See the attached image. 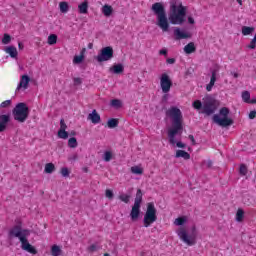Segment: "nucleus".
I'll use <instances>...</instances> for the list:
<instances>
[{"label": "nucleus", "mask_w": 256, "mask_h": 256, "mask_svg": "<svg viewBox=\"0 0 256 256\" xmlns=\"http://www.w3.org/2000/svg\"><path fill=\"white\" fill-rule=\"evenodd\" d=\"M255 32V27L243 26L242 27V35L247 36L251 35V33Z\"/></svg>", "instance_id": "obj_27"}, {"label": "nucleus", "mask_w": 256, "mask_h": 256, "mask_svg": "<svg viewBox=\"0 0 256 256\" xmlns=\"http://www.w3.org/2000/svg\"><path fill=\"white\" fill-rule=\"evenodd\" d=\"M104 256H111L109 253H105Z\"/></svg>", "instance_id": "obj_64"}, {"label": "nucleus", "mask_w": 256, "mask_h": 256, "mask_svg": "<svg viewBox=\"0 0 256 256\" xmlns=\"http://www.w3.org/2000/svg\"><path fill=\"white\" fill-rule=\"evenodd\" d=\"M11 43V35L5 33L2 38L3 45H9Z\"/></svg>", "instance_id": "obj_40"}, {"label": "nucleus", "mask_w": 256, "mask_h": 256, "mask_svg": "<svg viewBox=\"0 0 256 256\" xmlns=\"http://www.w3.org/2000/svg\"><path fill=\"white\" fill-rule=\"evenodd\" d=\"M9 105H11V100H5L4 102H2L0 104V109H5V108L9 107Z\"/></svg>", "instance_id": "obj_47"}, {"label": "nucleus", "mask_w": 256, "mask_h": 256, "mask_svg": "<svg viewBox=\"0 0 256 256\" xmlns=\"http://www.w3.org/2000/svg\"><path fill=\"white\" fill-rule=\"evenodd\" d=\"M70 135H71L72 137H75V135H77V132H75V130H72V131L70 132Z\"/></svg>", "instance_id": "obj_60"}, {"label": "nucleus", "mask_w": 256, "mask_h": 256, "mask_svg": "<svg viewBox=\"0 0 256 256\" xmlns=\"http://www.w3.org/2000/svg\"><path fill=\"white\" fill-rule=\"evenodd\" d=\"M175 145H176V147H178L179 149H185V147H186L185 143H183V142H181V141H178V142H177V140H175Z\"/></svg>", "instance_id": "obj_49"}, {"label": "nucleus", "mask_w": 256, "mask_h": 256, "mask_svg": "<svg viewBox=\"0 0 256 256\" xmlns=\"http://www.w3.org/2000/svg\"><path fill=\"white\" fill-rule=\"evenodd\" d=\"M82 171H83L84 173H89V168H88V167H83V168H82Z\"/></svg>", "instance_id": "obj_59"}, {"label": "nucleus", "mask_w": 256, "mask_h": 256, "mask_svg": "<svg viewBox=\"0 0 256 256\" xmlns=\"http://www.w3.org/2000/svg\"><path fill=\"white\" fill-rule=\"evenodd\" d=\"M57 44V35L56 34H50L48 36V45H56Z\"/></svg>", "instance_id": "obj_36"}, {"label": "nucleus", "mask_w": 256, "mask_h": 256, "mask_svg": "<svg viewBox=\"0 0 256 256\" xmlns=\"http://www.w3.org/2000/svg\"><path fill=\"white\" fill-rule=\"evenodd\" d=\"M131 172L134 175H143V168L139 167V166H132L131 167Z\"/></svg>", "instance_id": "obj_34"}, {"label": "nucleus", "mask_w": 256, "mask_h": 256, "mask_svg": "<svg viewBox=\"0 0 256 256\" xmlns=\"http://www.w3.org/2000/svg\"><path fill=\"white\" fill-rule=\"evenodd\" d=\"M113 47L106 46L100 50V53L96 56L98 63H104L105 61H111L113 58Z\"/></svg>", "instance_id": "obj_10"}, {"label": "nucleus", "mask_w": 256, "mask_h": 256, "mask_svg": "<svg viewBox=\"0 0 256 256\" xmlns=\"http://www.w3.org/2000/svg\"><path fill=\"white\" fill-rule=\"evenodd\" d=\"M174 35L176 41H181V39H191V34L181 31V28L179 27L174 28Z\"/></svg>", "instance_id": "obj_15"}, {"label": "nucleus", "mask_w": 256, "mask_h": 256, "mask_svg": "<svg viewBox=\"0 0 256 256\" xmlns=\"http://www.w3.org/2000/svg\"><path fill=\"white\" fill-rule=\"evenodd\" d=\"M105 197L112 201L113 197H115V194L113 193V190L111 189H106L105 191Z\"/></svg>", "instance_id": "obj_43"}, {"label": "nucleus", "mask_w": 256, "mask_h": 256, "mask_svg": "<svg viewBox=\"0 0 256 256\" xmlns=\"http://www.w3.org/2000/svg\"><path fill=\"white\" fill-rule=\"evenodd\" d=\"M31 82V77L29 75L24 74L21 76L20 82L16 88V93L21 91V89H29V83Z\"/></svg>", "instance_id": "obj_12"}, {"label": "nucleus", "mask_w": 256, "mask_h": 256, "mask_svg": "<svg viewBox=\"0 0 256 256\" xmlns=\"http://www.w3.org/2000/svg\"><path fill=\"white\" fill-rule=\"evenodd\" d=\"M78 11L80 15H87L89 13V1L85 0L78 5Z\"/></svg>", "instance_id": "obj_20"}, {"label": "nucleus", "mask_w": 256, "mask_h": 256, "mask_svg": "<svg viewBox=\"0 0 256 256\" xmlns=\"http://www.w3.org/2000/svg\"><path fill=\"white\" fill-rule=\"evenodd\" d=\"M239 5H243V0H236Z\"/></svg>", "instance_id": "obj_62"}, {"label": "nucleus", "mask_w": 256, "mask_h": 256, "mask_svg": "<svg viewBox=\"0 0 256 256\" xmlns=\"http://www.w3.org/2000/svg\"><path fill=\"white\" fill-rule=\"evenodd\" d=\"M229 113H231L229 108L222 107L219 110V114H215L212 119L216 125H219V127H231L234 121L233 119L229 118Z\"/></svg>", "instance_id": "obj_3"}, {"label": "nucleus", "mask_w": 256, "mask_h": 256, "mask_svg": "<svg viewBox=\"0 0 256 256\" xmlns=\"http://www.w3.org/2000/svg\"><path fill=\"white\" fill-rule=\"evenodd\" d=\"M45 173L51 174L53 173V171H55V164L53 163H47L45 165V169H44Z\"/></svg>", "instance_id": "obj_32"}, {"label": "nucleus", "mask_w": 256, "mask_h": 256, "mask_svg": "<svg viewBox=\"0 0 256 256\" xmlns=\"http://www.w3.org/2000/svg\"><path fill=\"white\" fill-rule=\"evenodd\" d=\"M242 99H243L244 103H249V101H251V93H249V91H243Z\"/></svg>", "instance_id": "obj_37"}, {"label": "nucleus", "mask_w": 256, "mask_h": 256, "mask_svg": "<svg viewBox=\"0 0 256 256\" xmlns=\"http://www.w3.org/2000/svg\"><path fill=\"white\" fill-rule=\"evenodd\" d=\"M165 115L172 121V128L168 130V141L170 145H175V136L183 133V112L177 106H172L166 110Z\"/></svg>", "instance_id": "obj_2"}, {"label": "nucleus", "mask_w": 256, "mask_h": 256, "mask_svg": "<svg viewBox=\"0 0 256 256\" xmlns=\"http://www.w3.org/2000/svg\"><path fill=\"white\" fill-rule=\"evenodd\" d=\"M107 127H109V129H115L116 127H119V119H116V118L108 119Z\"/></svg>", "instance_id": "obj_26"}, {"label": "nucleus", "mask_w": 256, "mask_h": 256, "mask_svg": "<svg viewBox=\"0 0 256 256\" xmlns=\"http://www.w3.org/2000/svg\"><path fill=\"white\" fill-rule=\"evenodd\" d=\"M20 243H21V249L23 251H27V253H31V255H37V249L34 248V246L31 245V243H29V240H25L23 238L22 241H20Z\"/></svg>", "instance_id": "obj_13"}, {"label": "nucleus", "mask_w": 256, "mask_h": 256, "mask_svg": "<svg viewBox=\"0 0 256 256\" xmlns=\"http://www.w3.org/2000/svg\"><path fill=\"white\" fill-rule=\"evenodd\" d=\"M187 223V218L185 217H178L174 221V225H177L178 227H181Z\"/></svg>", "instance_id": "obj_28"}, {"label": "nucleus", "mask_w": 256, "mask_h": 256, "mask_svg": "<svg viewBox=\"0 0 256 256\" xmlns=\"http://www.w3.org/2000/svg\"><path fill=\"white\" fill-rule=\"evenodd\" d=\"M207 166L210 168V167H213V161L211 160H208L207 162Z\"/></svg>", "instance_id": "obj_58"}, {"label": "nucleus", "mask_w": 256, "mask_h": 256, "mask_svg": "<svg viewBox=\"0 0 256 256\" xmlns=\"http://www.w3.org/2000/svg\"><path fill=\"white\" fill-rule=\"evenodd\" d=\"M59 7L61 13H67V11H69V3L67 2H60Z\"/></svg>", "instance_id": "obj_35"}, {"label": "nucleus", "mask_w": 256, "mask_h": 256, "mask_svg": "<svg viewBox=\"0 0 256 256\" xmlns=\"http://www.w3.org/2000/svg\"><path fill=\"white\" fill-rule=\"evenodd\" d=\"M155 221H157V208H155V204L153 202H149L144 215V227H151L152 223H155Z\"/></svg>", "instance_id": "obj_8"}, {"label": "nucleus", "mask_w": 256, "mask_h": 256, "mask_svg": "<svg viewBox=\"0 0 256 256\" xmlns=\"http://www.w3.org/2000/svg\"><path fill=\"white\" fill-rule=\"evenodd\" d=\"M188 139H190L192 145H197V142L195 141V137H194L193 135L190 134V135L188 136Z\"/></svg>", "instance_id": "obj_50"}, {"label": "nucleus", "mask_w": 256, "mask_h": 256, "mask_svg": "<svg viewBox=\"0 0 256 256\" xmlns=\"http://www.w3.org/2000/svg\"><path fill=\"white\" fill-rule=\"evenodd\" d=\"M118 199H120V201L123 203H129V201H131V195L121 194L118 196Z\"/></svg>", "instance_id": "obj_39"}, {"label": "nucleus", "mask_w": 256, "mask_h": 256, "mask_svg": "<svg viewBox=\"0 0 256 256\" xmlns=\"http://www.w3.org/2000/svg\"><path fill=\"white\" fill-rule=\"evenodd\" d=\"M160 87L162 89V93H169L171 91V87H173V81H171V77L164 73L160 77Z\"/></svg>", "instance_id": "obj_11"}, {"label": "nucleus", "mask_w": 256, "mask_h": 256, "mask_svg": "<svg viewBox=\"0 0 256 256\" xmlns=\"http://www.w3.org/2000/svg\"><path fill=\"white\" fill-rule=\"evenodd\" d=\"M192 105H193L194 109H197L198 111L200 109H202V111H203V102H201L200 100L194 101Z\"/></svg>", "instance_id": "obj_42"}, {"label": "nucleus", "mask_w": 256, "mask_h": 256, "mask_svg": "<svg viewBox=\"0 0 256 256\" xmlns=\"http://www.w3.org/2000/svg\"><path fill=\"white\" fill-rule=\"evenodd\" d=\"M111 107H115V109H120L122 107L123 103L119 99H113L110 103Z\"/></svg>", "instance_id": "obj_33"}, {"label": "nucleus", "mask_w": 256, "mask_h": 256, "mask_svg": "<svg viewBox=\"0 0 256 256\" xmlns=\"http://www.w3.org/2000/svg\"><path fill=\"white\" fill-rule=\"evenodd\" d=\"M102 13L105 17H111V15H113V7L108 4L104 5L102 7Z\"/></svg>", "instance_id": "obj_25"}, {"label": "nucleus", "mask_w": 256, "mask_h": 256, "mask_svg": "<svg viewBox=\"0 0 256 256\" xmlns=\"http://www.w3.org/2000/svg\"><path fill=\"white\" fill-rule=\"evenodd\" d=\"M247 47H248V49H255L256 48V33L254 35V38L250 41V44Z\"/></svg>", "instance_id": "obj_45"}, {"label": "nucleus", "mask_w": 256, "mask_h": 256, "mask_svg": "<svg viewBox=\"0 0 256 256\" xmlns=\"http://www.w3.org/2000/svg\"><path fill=\"white\" fill-rule=\"evenodd\" d=\"M73 81H74L75 87H79V85H83V79H81L79 77L73 78Z\"/></svg>", "instance_id": "obj_46"}, {"label": "nucleus", "mask_w": 256, "mask_h": 256, "mask_svg": "<svg viewBox=\"0 0 256 256\" xmlns=\"http://www.w3.org/2000/svg\"><path fill=\"white\" fill-rule=\"evenodd\" d=\"M218 108H219V100L215 99L211 95H206L203 98L202 113L204 115H207V117H210V115H213Z\"/></svg>", "instance_id": "obj_5"}, {"label": "nucleus", "mask_w": 256, "mask_h": 256, "mask_svg": "<svg viewBox=\"0 0 256 256\" xmlns=\"http://www.w3.org/2000/svg\"><path fill=\"white\" fill-rule=\"evenodd\" d=\"M109 71L110 73H114V75H121V73L125 71V66H123L121 63L114 64L112 67H110Z\"/></svg>", "instance_id": "obj_18"}, {"label": "nucleus", "mask_w": 256, "mask_h": 256, "mask_svg": "<svg viewBox=\"0 0 256 256\" xmlns=\"http://www.w3.org/2000/svg\"><path fill=\"white\" fill-rule=\"evenodd\" d=\"M60 175H62V177H65V179H67L69 175H71V171H69V168L67 167H62L60 170Z\"/></svg>", "instance_id": "obj_38"}, {"label": "nucleus", "mask_w": 256, "mask_h": 256, "mask_svg": "<svg viewBox=\"0 0 256 256\" xmlns=\"http://www.w3.org/2000/svg\"><path fill=\"white\" fill-rule=\"evenodd\" d=\"M159 55H164V57H167V49H162L159 51Z\"/></svg>", "instance_id": "obj_54"}, {"label": "nucleus", "mask_w": 256, "mask_h": 256, "mask_svg": "<svg viewBox=\"0 0 256 256\" xmlns=\"http://www.w3.org/2000/svg\"><path fill=\"white\" fill-rule=\"evenodd\" d=\"M244 215H245V212L243 211V209H238V211L236 213V221H238V222L243 221Z\"/></svg>", "instance_id": "obj_41"}, {"label": "nucleus", "mask_w": 256, "mask_h": 256, "mask_svg": "<svg viewBox=\"0 0 256 256\" xmlns=\"http://www.w3.org/2000/svg\"><path fill=\"white\" fill-rule=\"evenodd\" d=\"M188 23L190 24V25H195V19L193 18V17H188Z\"/></svg>", "instance_id": "obj_53"}, {"label": "nucleus", "mask_w": 256, "mask_h": 256, "mask_svg": "<svg viewBox=\"0 0 256 256\" xmlns=\"http://www.w3.org/2000/svg\"><path fill=\"white\" fill-rule=\"evenodd\" d=\"M167 98H168V95H167V94H165V95H164V99H165V100H167Z\"/></svg>", "instance_id": "obj_63"}, {"label": "nucleus", "mask_w": 256, "mask_h": 256, "mask_svg": "<svg viewBox=\"0 0 256 256\" xmlns=\"http://www.w3.org/2000/svg\"><path fill=\"white\" fill-rule=\"evenodd\" d=\"M176 159H179L182 157V159H185L186 161L191 159V154H189L185 150H177L175 154Z\"/></svg>", "instance_id": "obj_23"}, {"label": "nucleus", "mask_w": 256, "mask_h": 256, "mask_svg": "<svg viewBox=\"0 0 256 256\" xmlns=\"http://www.w3.org/2000/svg\"><path fill=\"white\" fill-rule=\"evenodd\" d=\"M11 121V115L9 114H2L0 115V133H3L5 129H7V123Z\"/></svg>", "instance_id": "obj_16"}, {"label": "nucleus", "mask_w": 256, "mask_h": 256, "mask_svg": "<svg viewBox=\"0 0 256 256\" xmlns=\"http://www.w3.org/2000/svg\"><path fill=\"white\" fill-rule=\"evenodd\" d=\"M88 120L93 123V125H97L98 123H101V115L97 113V110H93L89 115H88Z\"/></svg>", "instance_id": "obj_17"}, {"label": "nucleus", "mask_w": 256, "mask_h": 256, "mask_svg": "<svg viewBox=\"0 0 256 256\" xmlns=\"http://www.w3.org/2000/svg\"><path fill=\"white\" fill-rule=\"evenodd\" d=\"M88 49H93V43L88 44Z\"/></svg>", "instance_id": "obj_61"}, {"label": "nucleus", "mask_w": 256, "mask_h": 256, "mask_svg": "<svg viewBox=\"0 0 256 256\" xmlns=\"http://www.w3.org/2000/svg\"><path fill=\"white\" fill-rule=\"evenodd\" d=\"M141 203H143V192L141 189L137 190L134 205L130 211L131 221H139V215H141Z\"/></svg>", "instance_id": "obj_7"}, {"label": "nucleus", "mask_w": 256, "mask_h": 256, "mask_svg": "<svg viewBox=\"0 0 256 256\" xmlns=\"http://www.w3.org/2000/svg\"><path fill=\"white\" fill-rule=\"evenodd\" d=\"M24 47H25V45H23L22 42L18 43V49H20V51H23Z\"/></svg>", "instance_id": "obj_55"}, {"label": "nucleus", "mask_w": 256, "mask_h": 256, "mask_svg": "<svg viewBox=\"0 0 256 256\" xmlns=\"http://www.w3.org/2000/svg\"><path fill=\"white\" fill-rule=\"evenodd\" d=\"M61 248L58 245H53L51 248V254L52 256H59L61 255Z\"/></svg>", "instance_id": "obj_31"}, {"label": "nucleus", "mask_w": 256, "mask_h": 256, "mask_svg": "<svg viewBox=\"0 0 256 256\" xmlns=\"http://www.w3.org/2000/svg\"><path fill=\"white\" fill-rule=\"evenodd\" d=\"M113 159V152L112 151H105L103 154V161L109 163Z\"/></svg>", "instance_id": "obj_29"}, {"label": "nucleus", "mask_w": 256, "mask_h": 256, "mask_svg": "<svg viewBox=\"0 0 256 256\" xmlns=\"http://www.w3.org/2000/svg\"><path fill=\"white\" fill-rule=\"evenodd\" d=\"M4 51L8 53L12 59H16L17 55H19L15 46H7Z\"/></svg>", "instance_id": "obj_21"}, {"label": "nucleus", "mask_w": 256, "mask_h": 256, "mask_svg": "<svg viewBox=\"0 0 256 256\" xmlns=\"http://www.w3.org/2000/svg\"><path fill=\"white\" fill-rule=\"evenodd\" d=\"M248 103H251L252 105H255V103H256V98H252L251 100H249Z\"/></svg>", "instance_id": "obj_57"}, {"label": "nucleus", "mask_w": 256, "mask_h": 256, "mask_svg": "<svg viewBox=\"0 0 256 256\" xmlns=\"http://www.w3.org/2000/svg\"><path fill=\"white\" fill-rule=\"evenodd\" d=\"M231 75L234 77V79H237L239 77V73L237 72H231Z\"/></svg>", "instance_id": "obj_56"}, {"label": "nucleus", "mask_w": 256, "mask_h": 256, "mask_svg": "<svg viewBox=\"0 0 256 256\" xmlns=\"http://www.w3.org/2000/svg\"><path fill=\"white\" fill-rule=\"evenodd\" d=\"M256 117V110H252L250 113H249V119H255Z\"/></svg>", "instance_id": "obj_51"}, {"label": "nucleus", "mask_w": 256, "mask_h": 256, "mask_svg": "<svg viewBox=\"0 0 256 256\" xmlns=\"http://www.w3.org/2000/svg\"><path fill=\"white\" fill-rule=\"evenodd\" d=\"M99 247H97V245L92 244L90 247H88V251L90 253H95V251H98Z\"/></svg>", "instance_id": "obj_48"}, {"label": "nucleus", "mask_w": 256, "mask_h": 256, "mask_svg": "<svg viewBox=\"0 0 256 256\" xmlns=\"http://www.w3.org/2000/svg\"><path fill=\"white\" fill-rule=\"evenodd\" d=\"M59 139H69V132H67V124L65 123V119L60 120V129L58 131Z\"/></svg>", "instance_id": "obj_14"}, {"label": "nucleus", "mask_w": 256, "mask_h": 256, "mask_svg": "<svg viewBox=\"0 0 256 256\" xmlns=\"http://www.w3.org/2000/svg\"><path fill=\"white\" fill-rule=\"evenodd\" d=\"M87 51V48H83L80 52V55H75L73 58L74 65H81L82 61H85V53Z\"/></svg>", "instance_id": "obj_19"}, {"label": "nucleus", "mask_w": 256, "mask_h": 256, "mask_svg": "<svg viewBox=\"0 0 256 256\" xmlns=\"http://www.w3.org/2000/svg\"><path fill=\"white\" fill-rule=\"evenodd\" d=\"M77 145H79L77 138L72 137L68 140V147H70V149H75Z\"/></svg>", "instance_id": "obj_30"}, {"label": "nucleus", "mask_w": 256, "mask_h": 256, "mask_svg": "<svg viewBox=\"0 0 256 256\" xmlns=\"http://www.w3.org/2000/svg\"><path fill=\"white\" fill-rule=\"evenodd\" d=\"M192 233L191 235H189L187 233V230H185V228H180L177 231V235L179 237V239H181V241H183V243H185L186 245H188L189 247L195 245V243H197V227L192 226L191 229Z\"/></svg>", "instance_id": "obj_6"}, {"label": "nucleus", "mask_w": 256, "mask_h": 256, "mask_svg": "<svg viewBox=\"0 0 256 256\" xmlns=\"http://www.w3.org/2000/svg\"><path fill=\"white\" fill-rule=\"evenodd\" d=\"M215 81H217V70L212 71L211 79L209 84L206 86L207 91H211L215 85Z\"/></svg>", "instance_id": "obj_22"}, {"label": "nucleus", "mask_w": 256, "mask_h": 256, "mask_svg": "<svg viewBox=\"0 0 256 256\" xmlns=\"http://www.w3.org/2000/svg\"><path fill=\"white\" fill-rule=\"evenodd\" d=\"M166 63H168V65H173V64H175V58H168V59L166 60Z\"/></svg>", "instance_id": "obj_52"}, {"label": "nucleus", "mask_w": 256, "mask_h": 256, "mask_svg": "<svg viewBox=\"0 0 256 256\" xmlns=\"http://www.w3.org/2000/svg\"><path fill=\"white\" fill-rule=\"evenodd\" d=\"M248 171L249 170L247 169V165H245V164L240 165V170H239L240 175L245 176V175H247Z\"/></svg>", "instance_id": "obj_44"}, {"label": "nucleus", "mask_w": 256, "mask_h": 256, "mask_svg": "<svg viewBox=\"0 0 256 256\" xmlns=\"http://www.w3.org/2000/svg\"><path fill=\"white\" fill-rule=\"evenodd\" d=\"M14 121L25 123L29 119V106L25 102H20L12 110Z\"/></svg>", "instance_id": "obj_4"}, {"label": "nucleus", "mask_w": 256, "mask_h": 256, "mask_svg": "<svg viewBox=\"0 0 256 256\" xmlns=\"http://www.w3.org/2000/svg\"><path fill=\"white\" fill-rule=\"evenodd\" d=\"M30 232L27 229H23V226L21 224L15 225L13 228H11L8 232V238L9 239H19V241H22L24 239L27 241V237H29Z\"/></svg>", "instance_id": "obj_9"}, {"label": "nucleus", "mask_w": 256, "mask_h": 256, "mask_svg": "<svg viewBox=\"0 0 256 256\" xmlns=\"http://www.w3.org/2000/svg\"><path fill=\"white\" fill-rule=\"evenodd\" d=\"M197 51V48L195 47V43L190 42L184 47V52L186 55H191V53H195Z\"/></svg>", "instance_id": "obj_24"}, {"label": "nucleus", "mask_w": 256, "mask_h": 256, "mask_svg": "<svg viewBox=\"0 0 256 256\" xmlns=\"http://www.w3.org/2000/svg\"><path fill=\"white\" fill-rule=\"evenodd\" d=\"M151 11L156 16V25L163 31L169 32L170 25H183L187 21V8L179 0L170 1V13L167 18V11L161 2L152 5Z\"/></svg>", "instance_id": "obj_1"}]
</instances>
